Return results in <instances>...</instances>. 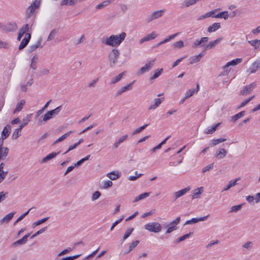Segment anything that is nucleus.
Wrapping results in <instances>:
<instances>
[{"mask_svg":"<svg viewBox=\"0 0 260 260\" xmlns=\"http://www.w3.org/2000/svg\"><path fill=\"white\" fill-rule=\"evenodd\" d=\"M208 37H203L200 40H196L193 43V47H198L203 46V44L208 41Z\"/></svg>","mask_w":260,"mask_h":260,"instance_id":"obj_18","label":"nucleus"},{"mask_svg":"<svg viewBox=\"0 0 260 260\" xmlns=\"http://www.w3.org/2000/svg\"><path fill=\"white\" fill-rule=\"evenodd\" d=\"M31 38L30 34L27 33L25 35L24 38L22 39L19 46V50H21L24 48L29 43Z\"/></svg>","mask_w":260,"mask_h":260,"instance_id":"obj_11","label":"nucleus"},{"mask_svg":"<svg viewBox=\"0 0 260 260\" xmlns=\"http://www.w3.org/2000/svg\"><path fill=\"white\" fill-rule=\"evenodd\" d=\"M252 246H253V243H252V242H251V241L247 242L246 243H245V244H244L242 245L243 248L248 249V250L251 249L252 248Z\"/></svg>","mask_w":260,"mask_h":260,"instance_id":"obj_60","label":"nucleus"},{"mask_svg":"<svg viewBox=\"0 0 260 260\" xmlns=\"http://www.w3.org/2000/svg\"><path fill=\"white\" fill-rule=\"evenodd\" d=\"M58 154H59V152H52L50 153L49 154L47 155L46 156L44 157L42 159V162L44 163L47 162V161L54 158Z\"/></svg>","mask_w":260,"mask_h":260,"instance_id":"obj_32","label":"nucleus"},{"mask_svg":"<svg viewBox=\"0 0 260 260\" xmlns=\"http://www.w3.org/2000/svg\"><path fill=\"white\" fill-rule=\"evenodd\" d=\"M48 219H49V217H47L44 218L41 220H39L34 222L32 224V227L35 228L38 225H39L42 224L43 223L46 222Z\"/></svg>","mask_w":260,"mask_h":260,"instance_id":"obj_51","label":"nucleus"},{"mask_svg":"<svg viewBox=\"0 0 260 260\" xmlns=\"http://www.w3.org/2000/svg\"><path fill=\"white\" fill-rule=\"evenodd\" d=\"M209 216V215L206 216L201 217L200 218H193L191 219L192 224L197 223L199 221H205L207 217Z\"/></svg>","mask_w":260,"mask_h":260,"instance_id":"obj_50","label":"nucleus"},{"mask_svg":"<svg viewBox=\"0 0 260 260\" xmlns=\"http://www.w3.org/2000/svg\"><path fill=\"white\" fill-rule=\"evenodd\" d=\"M165 9H161L153 11L150 15L147 18V22L150 23L153 20L160 18L165 13Z\"/></svg>","mask_w":260,"mask_h":260,"instance_id":"obj_7","label":"nucleus"},{"mask_svg":"<svg viewBox=\"0 0 260 260\" xmlns=\"http://www.w3.org/2000/svg\"><path fill=\"white\" fill-rule=\"evenodd\" d=\"M80 256V254L71 256H67L62 258L61 260H74L77 258H78Z\"/></svg>","mask_w":260,"mask_h":260,"instance_id":"obj_64","label":"nucleus"},{"mask_svg":"<svg viewBox=\"0 0 260 260\" xmlns=\"http://www.w3.org/2000/svg\"><path fill=\"white\" fill-rule=\"evenodd\" d=\"M113 185V182L110 180L104 181L101 185V188L102 189H108L111 187Z\"/></svg>","mask_w":260,"mask_h":260,"instance_id":"obj_37","label":"nucleus"},{"mask_svg":"<svg viewBox=\"0 0 260 260\" xmlns=\"http://www.w3.org/2000/svg\"><path fill=\"white\" fill-rule=\"evenodd\" d=\"M27 241V240L26 239V236H23L22 238H21V239H19V240H17V241H16L15 242H14L13 243V245L24 244Z\"/></svg>","mask_w":260,"mask_h":260,"instance_id":"obj_56","label":"nucleus"},{"mask_svg":"<svg viewBox=\"0 0 260 260\" xmlns=\"http://www.w3.org/2000/svg\"><path fill=\"white\" fill-rule=\"evenodd\" d=\"M196 90L195 89H188L185 93V99H188L191 96H192L194 93H196Z\"/></svg>","mask_w":260,"mask_h":260,"instance_id":"obj_47","label":"nucleus"},{"mask_svg":"<svg viewBox=\"0 0 260 260\" xmlns=\"http://www.w3.org/2000/svg\"><path fill=\"white\" fill-rule=\"evenodd\" d=\"M144 229L149 232L158 233L161 231L162 227L161 224L157 222H151L146 224Z\"/></svg>","mask_w":260,"mask_h":260,"instance_id":"obj_3","label":"nucleus"},{"mask_svg":"<svg viewBox=\"0 0 260 260\" xmlns=\"http://www.w3.org/2000/svg\"><path fill=\"white\" fill-rule=\"evenodd\" d=\"M226 141V139L224 138H219L217 139H214L211 141L210 144L211 146H214L220 143Z\"/></svg>","mask_w":260,"mask_h":260,"instance_id":"obj_45","label":"nucleus"},{"mask_svg":"<svg viewBox=\"0 0 260 260\" xmlns=\"http://www.w3.org/2000/svg\"><path fill=\"white\" fill-rule=\"evenodd\" d=\"M192 234V233L190 232L188 234H186L179 237V238L176 239V243H179L185 240L187 238H189L190 237V236Z\"/></svg>","mask_w":260,"mask_h":260,"instance_id":"obj_46","label":"nucleus"},{"mask_svg":"<svg viewBox=\"0 0 260 260\" xmlns=\"http://www.w3.org/2000/svg\"><path fill=\"white\" fill-rule=\"evenodd\" d=\"M164 98H155L154 99L153 103H151L148 108V110H152L156 109L164 101Z\"/></svg>","mask_w":260,"mask_h":260,"instance_id":"obj_12","label":"nucleus"},{"mask_svg":"<svg viewBox=\"0 0 260 260\" xmlns=\"http://www.w3.org/2000/svg\"><path fill=\"white\" fill-rule=\"evenodd\" d=\"M55 35H56V31H55V30H52L50 32V34H49V36H48V37L47 38V41H51L53 39H54V38L55 37Z\"/></svg>","mask_w":260,"mask_h":260,"instance_id":"obj_61","label":"nucleus"},{"mask_svg":"<svg viewBox=\"0 0 260 260\" xmlns=\"http://www.w3.org/2000/svg\"><path fill=\"white\" fill-rule=\"evenodd\" d=\"M240 179V178L238 177V178H236L235 179H234L233 180L230 181L229 183V184L226 186V187H225L223 189L222 191H227L228 190L230 189L231 187H232L234 186L235 185H236L237 184V182L238 181H239Z\"/></svg>","mask_w":260,"mask_h":260,"instance_id":"obj_29","label":"nucleus"},{"mask_svg":"<svg viewBox=\"0 0 260 260\" xmlns=\"http://www.w3.org/2000/svg\"><path fill=\"white\" fill-rule=\"evenodd\" d=\"M110 4V1H105L103 2L100 3V4L96 6V9H101L103 8L104 7L107 6Z\"/></svg>","mask_w":260,"mask_h":260,"instance_id":"obj_55","label":"nucleus"},{"mask_svg":"<svg viewBox=\"0 0 260 260\" xmlns=\"http://www.w3.org/2000/svg\"><path fill=\"white\" fill-rule=\"evenodd\" d=\"M11 131V126L7 125L2 131L1 138H0V161L6 159L8 155L9 149L6 147H3L4 140L10 135Z\"/></svg>","mask_w":260,"mask_h":260,"instance_id":"obj_2","label":"nucleus"},{"mask_svg":"<svg viewBox=\"0 0 260 260\" xmlns=\"http://www.w3.org/2000/svg\"><path fill=\"white\" fill-rule=\"evenodd\" d=\"M181 220L180 217H177L175 219L171 221L168 225L171 227L174 228L175 230H177V225L179 223Z\"/></svg>","mask_w":260,"mask_h":260,"instance_id":"obj_34","label":"nucleus"},{"mask_svg":"<svg viewBox=\"0 0 260 260\" xmlns=\"http://www.w3.org/2000/svg\"><path fill=\"white\" fill-rule=\"evenodd\" d=\"M139 243V240H136L135 241H133L132 243H129L128 245V251L127 252H129L132 250H133Z\"/></svg>","mask_w":260,"mask_h":260,"instance_id":"obj_48","label":"nucleus"},{"mask_svg":"<svg viewBox=\"0 0 260 260\" xmlns=\"http://www.w3.org/2000/svg\"><path fill=\"white\" fill-rule=\"evenodd\" d=\"M101 196V193L99 191H96L93 193L91 197L92 201H95L98 199Z\"/></svg>","mask_w":260,"mask_h":260,"instance_id":"obj_59","label":"nucleus"},{"mask_svg":"<svg viewBox=\"0 0 260 260\" xmlns=\"http://www.w3.org/2000/svg\"><path fill=\"white\" fill-rule=\"evenodd\" d=\"M72 133H73V132L71 131H69L68 133L64 134V135L61 136L60 137H59L57 140H56L54 142V144H57L58 143H59V142L62 141L65 139H66L67 137H68L70 136V135L71 134H72Z\"/></svg>","mask_w":260,"mask_h":260,"instance_id":"obj_39","label":"nucleus"},{"mask_svg":"<svg viewBox=\"0 0 260 260\" xmlns=\"http://www.w3.org/2000/svg\"><path fill=\"white\" fill-rule=\"evenodd\" d=\"M214 167V163H212L209 164V165L206 166L202 169V172L204 173L207 171H209L210 170L212 169Z\"/></svg>","mask_w":260,"mask_h":260,"instance_id":"obj_58","label":"nucleus"},{"mask_svg":"<svg viewBox=\"0 0 260 260\" xmlns=\"http://www.w3.org/2000/svg\"><path fill=\"white\" fill-rule=\"evenodd\" d=\"M189 190H190L189 187H186L185 188L180 190L178 191L175 192L174 193V200H176L178 198L184 196Z\"/></svg>","mask_w":260,"mask_h":260,"instance_id":"obj_19","label":"nucleus"},{"mask_svg":"<svg viewBox=\"0 0 260 260\" xmlns=\"http://www.w3.org/2000/svg\"><path fill=\"white\" fill-rule=\"evenodd\" d=\"M41 0H35L26 10V18H30L34 13L35 10L39 9L40 6Z\"/></svg>","mask_w":260,"mask_h":260,"instance_id":"obj_5","label":"nucleus"},{"mask_svg":"<svg viewBox=\"0 0 260 260\" xmlns=\"http://www.w3.org/2000/svg\"><path fill=\"white\" fill-rule=\"evenodd\" d=\"M17 28V26L15 23H10L7 25L6 30L7 31H16Z\"/></svg>","mask_w":260,"mask_h":260,"instance_id":"obj_33","label":"nucleus"},{"mask_svg":"<svg viewBox=\"0 0 260 260\" xmlns=\"http://www.w3.org/2000/svg\"><path fill=\"white\" fill-rule=\"evenodd\" d=\"M154 60H155L153 59L148 61L144 67L140 68V69L137 72L136 74L139 76L148 72L153 66Z\"/></svg>","mask_w":260,"mask_h":260,"instance_id":"obj_8","label":"nucleus"},{"mask_svg":"<svg viewBox=\"0 0 260 260\" xmlns=\"http://www.w3.org/2000/svg\"><path fill=\"white\" fill-rule=\"evenodd\" d=\"M10 47V44L6 41L0 40V48L8 49Z\"/></svg>","mask_w":260,"mask_h":260,"instance_id":"obj_54","label":"nucleus"},{"mask_svg":"<svg viewBox=\"0 0 260 260\" xmlns=\"http://www.w3.org/2000/svg\"><path fill=\"white\" fill-rule=\"evenodd\" d=\"M245 114V111H241V112L236 114V115L232 116L231 117V120L233 122H235L239 119L243 117L244 116Z\"/></svg>","mask_w":260,"mask_h":260,"instance_id":"obj_31","label":"nucleus"},{"mask_svg":"<svg viewBox=\"0 0 260 260\" xmlns=\"http://www.w3.org/2000/svg\"><path fill=\"white\" fill-rule=\"evenodd\" d=\"M25 104V101L24 100H21L16 106L15 109L14 110V113L20 112L23 108V106Z\"/></svg>","mask_w":260,"mask_h":260,"instance_id":"obj_30","label":"nucleus"},{"mask_svg":"<svg viewBox=\"0 0 260 260\" xmlns=\"http://www.w3.org/2000/svg\"><path fill=\"white\" fill-rule=\"evenodd\" d=\"M204 191V187H200L194 190V192L192 196V199H198L200 198L201 194Z\"/></svg>","mask_w":260,"mask_h":260,"instance_id":"obj_25","label":"nucleus"},{"mask_svg":"<svg viewBox=\"0 0 260 260\" xmlns=\"http://www.w3.org/2000/svg\"><path fill=\"white\" fill-rule=\"evenodd\" d=\"M220 27L221 25L220 23L215 22L208 28V31L209 32H214L219 28H220Z\"/></svg>","mask_w":260,"mask_h":260,"instance_id":"obj_26","label":"nucleus"},{"mask_svg":"<svg viewBox=\"0 0 260 260\" xmlns=\"http://www.w3.org/2000/svg\"><path fill=\"white\" fill-rule=\"evenodd\" d=\"M39 59V56L38 54L35 55L31 59V64L30 67L33 69L36 70L37 68V62Z\"/></svg>","mask_w":260,"mask_h":260,"instance_id":"obj_28","label":"nucleus"},{"mask_svg":"<svg viewBox=\"0 0 260 260\" xmlns=\"http://www.w3.org/2000/svg\"><path fill=\"white\" fill-rule=\"evenodd\" d=\"M34 82L32 78H30L26 83H21L20 84V88L21 90L23 92H26L27 91L28 87L30 86Z\"/></svg>","mask_w":260,"mask_h":260,"instance_id":"obj_17","label":"nucleus"},{"mask_svg":"<svg viewBox=\"0 0 260 260\" xmlns=\"http://www.w3.org/2000/svg\"><path fill=\"white\" fill-rule=\"evenodd\" d=\"M134 229L133 228H128L126 230V231L122 237V240L125 241L127 238H128L130 236V235L132 234V233L134 231Z\"/></svg>","mask_w":260,"mask_h":260,"instance_id":"obj_44","label":"nucleus"},{"mask_svg":"<svg viewBox=\"0 0 260 260\" xmlns=\"http://www.w3.org/2000/svg\"><path fill=\"white\" fill-rule=\"evenodd\" d=\"M215 18H223L225 20H226L229 18V14L228 11L221 12L214 16Z\"/></svg>","mask_w":260,"mask_h":260,"instance_id":"obj_43","label":"nucleus"},{"mask_svg":"<svg viewBox=\"0 0 260 260\" xmlns=\"http://www.w3.org/2000/svg\"><path fill=\"white\" fill-rule=\"evenodd\" d=\"M78 0H62L61 2V5L63 6H74L78 2Z\"/></svg>","mask_w":260,"mask_h":260,"instance_id":"obj_36","label":"nucleus"},{"mask_svg":"<svg viewBox=\"0 0 260 260\" xmlns=\"http://www.w3.org/2000/svg\"><path fill=\"white\" fill-rule=\"evenodd\" d=\"M28 30H29L28 25L27 24H25L24 25H23V27L21 28V29L20 30V31L19 32V34H18V36L17 37V40L18 41H20L22 36L24 35H25V34H27L26 32L28 31Z\"/></svg>","mask_w":260,"mask_h":260,"instance_id":"obj_20","label":"nucleus"},{"mask_svg":"<svg viewBox=\"0 0 260 260\" xmlns=\"http://www.w3.org/2000/svg\"><path fill=\"white\" fill-rule=\"evenodd\" d=\"M256 85V83L253 82L249 85L244 86L240 91V95H246L250 94Z\"/></svg>","mask_w":260,"mask_h":260,"instance_id":"obj_9","label":"nucleus"},{"mask_svg":"<svg viewBox=\"0 0 260 260\" xmlns=\"http://www.w3.org/2000/svg\"><path fill=\"white\" fill-rule=\"evenodd\" d=\"M198 1V0H184L181 4V6L182 8L188 7L194 5Z\"/></svg>","mask_w":260,"mask_h":260,"instance_id":"obj_27","label":"nucleus"},{"mask_svg":"<svg viewBox=\"0 0 260 260\" xmlns=\"http://www.w3.org/2000/svg\"><path fill=\"white\" fill-rule=\"evenodd\" d=\"M248 43L253 47H254L255 49H257L260 46V40H252L251 41H248Z\"/></svg>","mask_w":260,"mask_h":260,"instance_id":"obj_40","label":"nucleus"},{"mask_svg":"<svg viewBox=\"0 0 260 260\" xmlns=\"http://www.w3.org/2000/svg\"><path fill=\"white\" fill-rule=\"evenodd\" d=\"M242 58H236V59H233L232 61L227 62L223 67V69H224L225 68L229 67L230 66H235L237 65V64L241 63L242 62Z\"/></svg>","mask_w":260,"mask_h":260,"instance_id":"obj_23","label":"nucleus"},{"mask_svg":"<svg viewBox=\"0 0 260 260\" xmlns=\"http://www.w3.org/2000/svg\"><path fill=\"white\" fill-rule=\"evenodd\" d=\"M227 154V150L223 148H220L216 150L214 156L216 159L219 160L225 158Z\"/></svg>","mask_w":260,"mask_h":260,"instance_id":"obj_10","label":"nucleus"},{"mask_svg":"<svg viewBox=\"0 0 260 260\" xmlns=\"http://www.w3.org/2000/svg\"><path fill=\"white\" fill-rule=\"evenodd\" d=\"M173 46L176 49L181 48L184 46L183 42L182 41L176 42L173 44Z\"/></svg>","mask_w":260,"mask_h":260,"instance_id":"obj_53","label":"nucleus"},{"mask_svg":"<svg viewBox=\"0 0 260 260\" xmlns=\"http://www.w3.org/2000/svg\"><path fill=\"white\" fill-rule=\"evenodd\" d=\"M163 72V69H157L154 71V73L153 75L150 77V80H154L157 78H158Z\"/></svg>","mask_w":260,"mask_h":260,"instance_id":"obj_41","label":"nucleus"},{"mask_svg":"<svg viewBox=\"0 0 260 260\" xmlns=\"http://www.w3.org/2000/svg\"><path fill=\"white\" fill-rule=\"evenodd\" d=\"M150 193V192H144L143 193L140 194L139 196L137 197L135 199L134 202H136L140 200H142L147 198L148 197H149Z\"/></svg>","mask_w":260,"mask_h":260,"instance_id":"obj_42","label":"nucleus"},{"mask_svg":"<svg viewBox=\"0 0 260 260\" xmlns=\"http://www.w3.org/2000/svg\"><path fill=\"white\" fill-rule=\"evenodd\" d=\"M120 55L119 51L118 49H112L109 55V62L111 68L114 67L117 62Z\"/></svg>","mask_w":260,"mask_h":260,"instance_id":"obj_4","label":"nucleus"},{"mask_svg":"<svg viewBox=\"0 0 260 260\" xmlns=\"http://www.w3.org/2000/svg\"><path fill=\"white\" fill-rule=\"evenodd\" d=\"M221 124L220 122H219L211 127H208L204 131V133L206 134H212L215 132L218 127Z\"/></svg>","mask_w":260,"mask_h":260,"instance_id":"obj_22","label":"nucleus"},{"mask_svg":"<svg viewBox=\"0 0 260 260\" xmlns=\"http://www.w3.org/2000/svg\"><path fill=\"white\" fill-rule=\"evenodd\" d=\"M259 69H260V61L257 60L252 64L247 72L252 74L255 73Z\"/></svg>","mask_w":260,"mask_h":260,"instance_id":"obj_15","label":"nucleus"},{"mask_svg":"<svg viewBox=\"0 0 260 260\" xmlns=\"http://www.w3.org/2000/svg\"><path fill=\"white\" fill-rule=\"evenodd\" d=\"M243 205V204H242L232 206L229 211V213H232L237 212L238 211H240Z\"/></svg>","mask_w":260,"mask_h":260,"instance_id":"obj_38","label":"nucleus"},{"mask_svg":"<svg viewBox=\"0 0 260 260\" xmlns=\"http://www.w3.org/2000/svg\"><path fill=\"white\" fill-rule=\"evenodd\" d=\"M72 248H70V247H68L65 249H64L63 250L61 251L60 252H59L58 254V256H61L62 255H64L66 253H69L70 252H71L72 251Z\"/></svg>","mask_w":260,"mask_h":260,"instance_id":"obj_63","label":"nucleus"},{"mask_svg":"<svg viewBox=\"0 0 260 260\" xmlns=\"http://www.w3.org/2000/svg\"><path fill=\"white\" fill-rule=\"evenodd\" d=\"M134 82H133L124 86L121 87L119 89H118L115 94V96H118L120 95L122 93H123L126 91L131 90L132 88V85L133 84Z\"/></svg>","mask_w":260,"mask_h":260,"instance_id":"obj_13","label":"nucleus"},{"mask_svg":"<svg viewBox=\"0 0 260 260\" xmlns=\"http://www.w3.org/2000/svg\"><path fill=\"white\" fill-rule=\"evenodd\" d=\"M21 135V131L20 129L16 128L12 135V139L13 140H16Z\"/></svg>","mask_w":260,"mask_h":260,"instance_id":"obj_49","label":"nucleus"},{"mask_svg":"<svg viewBox=\"0 0 260 260\" xmlns=\"http://www.w3.org/2000/svg\"><path fill=\"white\" fill-rule=\"evenodd\" d=\"M157 36V35L155 33V32L152 31L150 34L147 35L145 37L140 39L139 41V43L141 44L145 42L149 41L150 40L154 39Z\"/></svg>","mask_w":260,"mask_h":260,"instance_id":"obj_16","label":"nucleus"},{"mask_svg":"<svg viewBox=\"0 0 260 260\" xmlns=\"http://www.w3.org/2000/svg\"><path fill=\"white\" fill-rule=\"evenodd\" d=\"M42 41V38H39L38 41L35 44H32L29 46V47L28 48V50H27L28 52L29 53H31L32 52L35 51L38 47H42V46H41Z\"/></svg>","mask_w":260,"mask_h":260,"instance_id":"obj_14","label":"nucleus"},{"mask_svg":"<svg viewBox=\"0 0 260 260\" xmlns=\"http://www.w3.org/2000/svg\"><path fill=\"white\" fill-rule=\"evenodd\" d=\"M148 124H146L143 125V126L136 129L134 132L132 133L133 135H136L140 132H141L144 129H145L147 126Z\"/></svg>","mask_w":260,"mask_h":260,"instance_id":"obj_52","label":"nucleus"},{"mask_svg":"<svg viewBox=\"0 0 260 260\" xmlns=\"http://www.w3.org/2000/svg\"><path fill=\"white\" fill-rule=\"evenodd\" d=\"M126 36V33L122 32L118 35H112L109 37L104 38L102 39V42L107 46L117 47L124 40Z\"/></svg>","mask_w":260,"mask_h":260,"instance_id":"obj_1","label":"nucleus"},{"mask_svg":"<svg viewBox=\"0 0 260 260\" xmlns=\"http://www.w3.org/2000/svg\"><path fill=\"white\" fill-rule=\"evenodd\" d=\"M15 213V212H12L6 215L3 218H2L1 220V223L3 224L9 222L14 216Z\"/></svg>","mask_w":260,"mask_h":260,"instance_id":"obj_24","label":"nucleus"},{"mask_svg":"<svg viewBox=\"0 0 260 260\" xmlns=\"http://www.w3.org/2000/svg\"><path fill=\"white\" fill-rule=\"evenodd\" d=\"M124 74V72L121 73L116 76L113 77L111 80V84H114L117 82H119L122 78Z\"/></svg>","mask_w":260,"mask_h":260,"instance_id":"obj_35","label":"nucleus"},{"mask_svg":"<svg viewBox=\"0 0 260 260\" xmlns=\"http://www.w3.org/2000/svg\"><path fill=\"white\" fill-rule=\"evenodd\" d=\"M120 176V173L118 171H112L107 174V177L111 180H115Z\"/></svg>","mask_w":260,"mask_h":260,"instance_id":"obj_21","label":"nucleus"},{"mask_svg":"<svg viewBox=\"0 0 260 260\" xmlns=\"http://www.w3.org/2000/svg\"><path fill=\"white\" fill-rule=\"evenodd\" d=\"M61 106H58L55 109L48 111L43 117V121L47 122L58 115L61 110Z\"/></svg>","mask_w":260,"mask_h":260,"instance_id":"obj_6","label":"nucleus"},{"mask_svg":"<svg viewBox=\"0 0 260 260\" xmlns=\"http://www.w3.org/2000/svg\"><path fill=\"white\" fill-rule=\"evenodd\" d=\"M189 64H192L199 62L201 60L197 55L192 56L189 58Z\"/></svg>","mask_w":260,"mask_h":260,"instance_id":"obj_57","label":"nucleus"},{"mask_svg":"<svg viewBox=\"0 0 260 260\" xmlns=\"http://www.w3.org/2000/svg\"><path fill=\"white\" fill-rule=\"evenodd\" d=\"M218 243H219V241L217 240H214V241H211L206 246V247L207 249L210 248L213 245L217 244Z\"/></svg>","mask_w":260,"mask_h":260,"instance_id":"obj_62","label":"nucleus"}]
</instances>
